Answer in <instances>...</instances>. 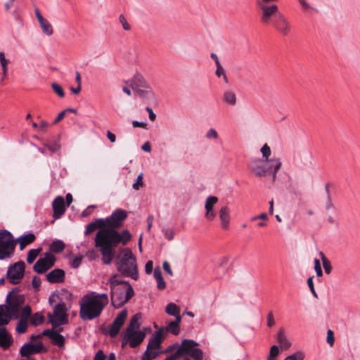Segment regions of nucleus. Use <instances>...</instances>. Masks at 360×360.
Listing matches in <instances>:
<instances>
[{
    "mask_svg": "<svg viewBox=\"0 0 360 360\" xmlns=\"http://www.w3.org/2000/svg\"><path fill=\"white\" fill-rule=\"evenodd\" d=\"M164 236L168 240H172L174 237V231L172 229L164 228L162 229Z\"/></svg>",
    "mask_w": 360,
    "mask_h": 360,
    "instance_id": "obj_50",
    "label": "nucleus"
},
{
    "mask_svg": "<svg viewBox=\"0 0 360 360\" xmlns=\"http://www.w3.org/2000/svg\"><path fill=\"white\" fill-rule=\"evenodd\" d=\"M276 340L282 349H288L291 347L292 344L288 340L283 329H280L278 330L276 335Z\"/></svg>",
    "mask_w": 360,
    "mask_h": 360,
    "instance_id": "obj_30",
    "label": "nucleus"
},
{
    "mask_svg": "<svg viewBox=\"0 0 360 360\" xmlns=\"http://www.w3.org/2000/svg\"><path fill=\"white\" fill-rule=\"evenodd\" d=\"M127 316V311L126 309L122 310L116 316L112 323L110 326L109 335L110 337H115L120 332V330L124 324Z\"/></svg>",
    "mask_w": 360,
    "mask_h": 360,
    "instance_id": "obj_15",
    "label": "nucleus"
},
{
    "mask_svg": "<svg viewBox=\"0 0 360 360\" xmlns=\"http://www.w3.org/2000/svg\"><path fill=\"white\" fill-rule=\"evenodd\" d=\"M197 346H198V343L195 341L186 339L178 346V349L176 352L179 356H189L193 359V360H202V351L199 348H196Z\"/></svg>",
    "mask_w": 360,
    "mask_h": 360,
    "instance_id": "obj_7",
    "label": "nucleus"
},
{
    "mask_svg": "<svg viewBox=\"0 0 360 360\" xmlns=\"http://www.w3.org/2000/svg\"><path fill=\"white\" fill-rule=\"evenodd\" d=\"M147 328H144L141 330H125L123 333V338L122 341V347H124L126 345H129L131 348H136L139 346L146 338V330Z\"/></svg>",
    "mask_w": 360,
    "mask_h": 360,
    "instance_id": "obj_9",
    "label": "nucleus"
},
{
    "mask_svg": "<svg viewBox=\"0 0 360 360\" xmlns=\"http://www.w3.org/2000/svg\"><path fill=\"white\" fill-rule=\"evenodd\" d=\"M136 95L141 98H148L150 95L153 94L151 87L150 89H141L139 88L133 89Z\"/></svg>",
    "mask_w": 360,
    "mask_h": 360,
    "instance_id": "obj_41",
    "label": "nucleus"
},
{
    "mask_svg": "<svg viewBox=\"0 0 360 360\" xmlns=\"http://www.w3.org/2000/svg\"><path fill=\"white\" fill-rule=\"evenodd\" d=\"M271 25L283 35H287L290 31L289 22L283 13L274 20Z\"/></svg>",
    "mask_w": 360,
    "mask_h": 360,
    "instance_id": "obj_16",
    "label": "nucleus"
},
{
    "mask_svg": "<svg viewBox=\"0 0 360 360\" xmlns=\"http://www.w3.org/2000/svg\"><path fill=\"white\" fill-rule=\"evenodd\" d=\"M52 206L53 210V217L55 219L60 218L65 211V205L63 198L62 196H58L53 200Z\"/></svg>",
    "mask_w": 360,
    "mask_h": 360,
    "instance_id": "obj_20",
    "label": "nucleus"
},
{
    "mask_svg": "<svg viewBox=\"0 0 360 360\" xmlns=\"http://www.w3.org/2000/svg\"><path fill=\"white\" fill-rule=\"evenodd\" d=\"M267 165L266 160H262L260 158L254 159L250 163V169L256 176L264 177L268 174Z\"/></svg>",
    "mask_w": 360,
    "mask_h": 360,
    "instance_id": "obj_14",
    "label": "nucleus"
},
{
    "mask_svg": "<svg viewBox=\"0 0 360 360\" xmlns=\"http://www.w3.org/2000/svg\"><path fill=\"white\" fill-rule=\"evenodd\" d=\"M119 22L122 25V28L124 30H126V31L130 30V29H131L130 25L128 23L125 17L122 14L120 15V16H119Z\"/></svg>",
    "mask_w": 360,
    "mask_h": 360,
    "instance_id": "obj_51",
    "label": "nucleus"
},
{
    "mask_svg": "<svg viewBox=\"0 0 360 360\" xmlns=\"http://www.w3.org/2000/svg\"><path fill=\"white\" fill-rule=\"evenodd\" d=\"M159 354V351L147 348L141 357V360H153L155 359Z\"/></svg>",
    "mask_w": 360,
    "mask_h": 360,
    "instance_id": "obj_36",
    "label": "nucleus"
},
{
    "mask_svg": "<svg viewBox=\"0 0 360 360\" xmlns=\"http://www.w3.org/2000/svg\"><path fill=\"white\" fill-rule=\"evenodd\" d=\"M51 87L53 90V91L60 98H63L65 96L64 91L60 85H59L57 83H52Z\"/></svg>",
    "mask_w": 360,
    "mask_h": 360,
    "instance_id": "obj_48",
    "label": "nucleus"
},
{
    "mask_svg": "<svg viewBox=\"0 0 360 360\" xmlns=\"http://www.w3.org/2000/svg\"><path fill=\"white\" fill-rule=\"evenodd\" d=\"M55 261V256L51 253L47 252L43 258H40L37 261L33 266L34 270L38 274H43L54 265Z\"/></svg>",
    "mask_w": 360,
    "mask_h": 360,
    "instance_id": "obj_12",
    "label": "nucleus"
},
{
    "mask_svg": "<svg viewBox=\"0 0 360 360\" xmlns=\"http://www.w3.org/2000/svg\"><path fill=\"white\" fill-rule=\"evenodd\" d=\"M314 270L316 271V276L321 277L323 276V271L321 269V264L319 259H314Z\"/></svg>",
    "mask_w": 360,
    "mask_h": 360,
    "instance_id": "obj_53",
    "label": "nucleus"
},
{
    "mask_svg": "<svg viewBox=\"0 0 360 360\" xmlns=\"http://www.w3.org/2000/svg\"><path fill=\"white\" fill-rule=\"evenodd\" d=\"M108 302V296L105 293L91 292L86 294L79 302L80 318L84 321H89L98 317Z\"/></svg>",
    "mask_w": 360,
    "mask_h": 360,
    "instance_id": "obj_2",
    "label": "nucleus"
},
{
    "mask_svg": "<svg viewBox=\"0 0 360 360\" xmlns=\"http://www.w3.org/2000/svg\"><path fill=\"white\" fill-rule=\"evenodd\" d=\"M11 319L10 311L4 305H0V326L6 325Z\"/></svg>",
    "mask_w": 360,
    "mask_h": 360,
    "instance_id": "obj_31",
    "label": "nucleus"
},
{
    "mask_svg": "<svg viewBox=\"0 0 360 360\" xmlns=\"http://www.w3.org/2000/svg\"><path fill=\"white\" fill-rule=\"evenodd\" d=\"M298 1L304 11L308 12L314 11L313 7L311 6L310 4L306 1V0H298Z\"/></svg>",
    "mask_w": 360,
    "mask_h": 360,
    "instance_id": "obj_55",
    "label": "nucleus"
},
{
    "mask_svg": "<svg viewBox=\"0 0 360 360\" xmlns=\"http://www.w3.org/2000/svg\"><path fill=\"white\" fill-rule=\"evenodd\" d=\"M260 152L262 153V158L261 160H266V162H268L269 160L270 159L269 157L271 154V150L270 147L266 143H265L261 148Z\"/></svg>",
    "mask_w": 360,
    "mask_h": 360,
    "instance_id": "obj_40",
    "label": "nucleus"
},
{
    "mask_svg": "<svg viewBox=\"0 0 360 360\" xmlns=\"http://www.w3.org/2000/svg\"><path fill=\"white\" fill-rule=\"evenodd\" d=\"M105 355L103 352L102 350H99L97 352V353L96 354L94 358V360H105Z\"/></svg>",
    "mask_w": 360,
    "mask_h": 360,
    "instance_id": "obj_64",
    "label": "nucleus"
},
{
    "mask_svg": "<svg viewBox=\"0 0 360 360\" xmlns=\"http://www.w3.org/2000/svg\"><path fill=\"white\" fill-rule=\"evenodd\" d=\"M222 101L231 107H234L237 104V96L233 90H226L223 93Z\"/></svg>",
    "mask_w": 360,
    "mask_h": 360,
    "instance_id": "obj_29",
    "label": "nucleus"
},
{
    "mask_svg": "<svg viewBox=\"0 0 360 360\" xmlns=\"http://www.w3.org/2000/svg\"><path fill=\"white\" fill-rule=\"evenodd\" d=\"M165 312L169 315L175 316L176 318L178 316H180V309L174 303L168 304L165 308Z\"/></svg>",
    "mask_w": 360,
    "mask_h": 360,
    "instance_id": "obj_34",
    "label": "nucleus"
},
{
    "mask_svg": "<svg viewBox=\"0 0 360 360\" xmlns=\"http://www.w3.org/2000/svg\"><path fill=\"white\" fill-rule=\"evenodd\" d=\"M307 285L311 292V293L313 294V295L315 297H317V294L315 291V289H314V283H313V278L312 277H309L307 281Z\"/></svg>",
    "mask_w": 360,
    "mask_h": 360,
    "instance_id": "obj_57",
    "label": "nucleus"
},
{
    "mask_svg": "<svg viewBox=\"0 0 360 360\" xmlns=\"http://www.w3.org/2000/svg\"><path fill=\"white\" fill-rule=\"evenodd\" d=\"M282 162L279 158H271L268 161L267 173L272 175V179L274 181L276 178V174L281 167Z\"/></svg>",
    "mask_w": 360,
    "mask_h": 360,
    "instance_id": "obj_25",
    "label": "nucleus"
},
{
    "mask_svg": "<svg viewBox=\"0 0 360 360\" xmlns=\"http://www.w3.org/2000/svg\"><path fill=\"white\" fill-rule=\"evenodd\" d=\"M131 238V235L127 230L119 233L114 229H101L95 237V247L98 248L105 264H110L115 256L114 248L120 243L125 245Z\"/></svg>",
    "mask_w": 360,
    "mask_h": 360,
    "instance_id": "obj_1",
    "label": "nucleus"
},
{
    "mask_svg": "<svg viewBox=\"0 0 360 360\" xmlns=\"http://www.w3.org/2000/svg\"><path fill=\"white\" fill-rule=\"evenodd\" d=\"M327 342L330 345V346H333L334 345L335 338L334 334L332 330H328L327 331Z\"/></svg>",
    "mask_w": 360,
    "mask_h": 360,
    "instance_id": "obj_56",
    "label": "nucleus"
},
{
    "mask_svg": "<svg viewBox=\"0 0 360 360\" xmlns=\"http://www.w3.org/2000/svg\"><path fill=\"white\" fill-rule=\"evenodd\" d=\"M218 202V198L213 195L208 196L205 200V218L209 221H212L216 217V212L214 210V205Z\"/></svg>",
    "mask_w": 360,
    "mask_h": 360,
    "instance_id": "obj_17",
    "label": "nucleus"
},
{
    "mask_svg": "<svg viewBox=\"0 0 360 360\" xmlns=\"http://www.w3.org/2000/svg\"><path fill=\"white\" fill-rule=\"evenodd\" d=\"M110 287L111 303L118 308L125 304L134 295V290L128 281L118 280L117 275L108 281Z\"/></svg>",
    "mask_w": 360,
    "mask_h": 360,
    "instance_id": "obj_3",
    "label": "nucleus"
},
{
    "mask_svg": "<svg viewBox=\"0 0 360 360\" xmlns=\"http://www.w3.org/2000/svg\"><path fill=\"white\" fill-rule=\"evenodd\" d=\"M153 265V262L150 260L146 262L145 265V271L146 274H150L152 272Z\"/></svg>",
    "mask_w": 360,
    "mask_h": 360,
    "instance_id": "obj_62",
    "label": "nucleus"
},
{
    "mask_svg": "<svg viewBox=\"0 0 360 360\" xmlns=\"http://www.w3.org/2000/svg\"><path fill=\"white\" fill-rule=\"evenodd\" d=\"M219 217L221 226L223 229H227L230 222V210L227 206H223L219 211Z\"/></svg>",
    "mask_w": 360,
    "mask_h": 360,
    "instance_id": "obj_28",
    "label": "nucleus"
},
{
    "mask_svg": "<svg viewBox=\"0 0 360 360\" xmlns=\"http://www.w3.org/2000/svg\"><path fill=\"white\" fill-rule=\"evenodd\" d=\"M141 316L140 314H136L132 316L130 320L129 324L127 327L126 330H140L141 323L139 322Z\"/></svg>",
    "mask_w": 360,
    "mask_h": 360,
    "instance_id": "obj_32",
    "label": "nucleus"
},
{
    "mask_svg": "<svg viewBox=\"0 0 360 360\" xmlns=\"http://www.w3.org/2000/svg\"><path fill=\"white\" fill-rule=\"evenodd\" d=\"M205 138L208 140H217L219 138V134L216 129L211 128L206 132Z\"/></svg>",
    "mask_w": 360,
    "mask_h": 360,
    "instance_id": "obj_45",
    "label": "nucleus"
},
{
    "mask_svg": "<svg viewBox=\"0 0 360 360\" xmlns=\"http://www.w3.org/2000/svg\"><path fill=\"white\" fill-rule=\"evenodd\" d=\"M162 267L164 269V270L167 273L169 274L170 276H172L173 274V272H172V270L170 267V265L169 264V262H164L163 264H162Z\"/></svg>",
    "mask_w": 360,
    "mask_h": 360,
    "instance_id": "obj_61",
    "label": "nucleus"
},
{
    "mask_svg": "<svg viewBox=\"0 0 360 360\" xmlns=\"http://www.w3.org/2000/svg\"><path fill=\"white\" fill-rule=\"evenodd\" d=\"M275 324V321L274 319L273 314L271 312H269L267 314V326L269 327H272Z\"/></svg>",
    "mask_w": 360,
    "mask_h": 360,
    "instance_id": "obj_59",
    "label": "nucleus"
},
{
    "mask_svg": "<svg viewBox=\"0 0 360 360\" xmlns=\"http://www.w3.org/2000/svg\"><path fill=\"white\" fill-rule=\"evenodd\" d=\"M127 217V212L122 209H117L111 215L107 217L108 229H115L120 228L123 221Z\"/></svg>",
    "mask_w": 360,
    "mask_h": 360,
    "instance_id": "obj_13",
    "label": "nucleus"
},
{
    "mask_svg": "<svg viewBox=\"0 0 360 360\" xmlns=\"http://www.w3.org/2000/svg\"><path fill=\"white\" fill-rule=\"evenodd\" d=\"M24 302V296L18 294V291L13 290L6 297V305H4L10 311V315L13 319L18 318L20 307Z\"/></svg>",
    "mask_w": 360,
    "mask_h": 360,
    "instance_id": "obj_10",
    "label": "nucleus"
},
{
    "mask_svg": "<svg viewBox=\"0 0 360 360\" xmlns=\"http://www.w3.org/2000/svg\"><path fill=\"white\" fill-rule=\"evenodd\" d=\"M83 258V255L73 257L70 262L71 266L75 269L78 268L80 266Z\"/></svg>",
    "mask_w": 360,
    "mask_h": 360,
    "instance_id": "obj_49",
    "label": "nucleus"
},
{
    "mask_svg": "<svg viewBox=\"0 0 360 360\" xmlns=\"http://www.w3.org/2000/svg\"><path fill=\"white\" fill-rule=\"evenodd\" d=\"M31 312L32 311L29 306L24 307L21 311L20 319H24L25 320L27 321V319L30 317Z\"/></svg>",
    "mask_w": 360,
    "mask_h": 360,
    "instance_id": "obj_52",
    "label": "nucleus"
},
{
    "mask_svg": "<svg viewBox=\"0 0 360 360\" xmlns=\"http://www.w3.org/2000/svg\"><path fill=\"white\" fill-rule=\"evenodd\" d=\"M13 338L4 327L0 328V347L8 348L13 343Z\"/></svg>",
    "mask_w": 360,
    "mask_h": 360,
    "instance_id": "obj_27",
    "label": "nucleus"
},
{
    "mask_svg": "<svg viewBox=\"0 0 360 360\" xmlns=\"http://www.w3.org/2000/svg\"><path fill=\"white\" fill-rule=\"evenodd\" d=\"M24 271L25 263L23 262H18L8 268L7 278L11 283L18 284L24 276Z\"/></svg>",
    "mask_w": 360,
    "mask_h": 360,
    "instance_id": "obj_11",
    "label": "nucleus"
},
{
    "mask_svg": "<svg viewBox=\"0 0 360 360\" xmlns=\"http://www.w3.org/2000/svg\"><path fill=\"white\" fill-rule=\"evenodd\" d=\"M217 67V70H216V75L218 77H220L221 76H224V75H225V71H224V69L223 68L222 65H216Z\"/></svg>",
    "mask_w": 360,
    "mask_h": 360,
    "instance_id": "obj_60",
    "label": "nucleus"
},
{
    "mask_svg": "<svg viewBox=\"0 0 360 360\" xmlns=\"http://www.w3.org/2000/svg\"><path fill=\"white\" fill-rule=\"evenodd\" d=\"M15 247V243L12 234L6 230H0V259L11 257Z\"/></svg>",
    "mask_w": 360,
    "mask_h": 360,
    "instance_id": "obj_8",
    "label": "nucleus"
},
{
    "mask_svg": "<svg viewBox=\"0 0 360 360\" xmlns=\"http://www.w3.org/2000/svg\"><path fill=\"white\" fill-rule=\"evenodd\" d=\"M35 239V236L33 233H29L25 236H21L18 238V242L20 244V249L22 250L24 248L32 243Z\"/></svg>",
    "mask_w": 360,
    "mask_h": 360,
    "instance_id": "obj_33",
    "label": "nucleus"
},
{
    "mask_svg": "<svg viewBox=\"0 0 360 360\" xmlns=\"http://www.w3.org/2000/svg\"><path fill=\"white\" fill-rule=\"evenodd\" d=\"M94 223L96 224L97 228H101L102 229H103V228L106 227V229H108L107 218L98 219L96 220Z\"/></svg>",
    "mask_w": 360,
    "mask_h": 360,
    "instance_id": "obj_54",
    "label": "nucleus"
},
{
    "mask_svg": "<svg viewBox=\"0 0 360 360\" xmlns=\"http://www.w3.org/2000/svg\"><path fill=\"white\" fill-rule=\"evenodd\" d=\"M157 287L159 290H163L166 287V283L164 281L163 278L156 280Z\"/></svg>",
    "mask_w": 360,
    "mask_h": 360,
    "instance_id": "obj_63",
    "label": "nucleus"
},
{
    "mask_svg": "<svg viewBox=\"0 0 360 360\" xmlns=\"http://www.w3.org/2000/svg\"><path fill=\"white\" fill-rule=\"evenodd\" d=\"M304 354L302 352H297L291 355L288 356L284 360H304Z\"/></svg>",
    "mask_w": 360,
    "mask_h": 360,
    "instance_id": "obj_47",
    "label": "nucleus"
},
{
    "mask_svg": "<svg viewBox=\"0 0 360 360\" xmlns=\"http://www.w3.org/2000/svg\"><path fill=\"white\" fill-rule=\"evenodd\" d=\"M34 13L42 32L46 36H51L53 34V29L51 24L47 19L41 15L38 8H35Z\"/></svg>",
    "mask_w": 360,
    "mask_h": 360,
    "instance_id": "obj_18",
    "label": "nucleus"
},
{
    "mask_svg": "<svg viewBox=\"0 0 360 360\" xmlns=\"http://www.w3.org/2000/svg\"><path fill=\"white\" fill-rule=\"evenodd\" d=\"M131 86L132 89L137 88L150 89V84L145 77L140 73H136L131 80Z\"/></svg>",
    "mask_w": 360,
    "mask_h": 360,
    "instance_id": "obj_23",
    "label": "nucleus"
},
{
    "mask_svg": "<svg viewBox=\"0 0 360 360\" xmlns=\"http://www.w3.org/2000/svg\"><path fill=\"white\" fill-rule=\"evenodd\" d=\"M57 296L52 295L49 297V304L53 307V314H49L51 323L54 327L63 325L67 322L66 308L64 303L56 304Z\"/></svg>",
    "mask_w": 360,
    "mask_h": 360,
    "instance_id": "obj_6",
    "label": "nucleus"
},
{
    "mask_svg": "<svg viewBox=\"0 0 360 360\" xmlns=\"http://www.w3.org/2000/svg\"><path fill=\"white\" fill-rule=\"evenodd\" d=\"M279 354V347L277 345H273L269 352V355L267 360H276L277 356Z\"/></svg>",
    "mask_w": 360,
    "mask_h": 360,
    "instance_id": "obj_43",
    "label": "nucleus"
},
{
    "mask_svg": "<svg viewBox=\"0 0 360 360\" xmlns=\"http://www.w3.org/2000/svg\"><path fill=\"white\" fill-rule=\"evenodd\" d=\"M277 0H256V4L260 11V20L264 25H271L281 13L274 2Z\"/></svg>",
    "mask_w": 360,
    "mask_h": 360,
    "instance_id": "obj_5",
    "label": "nucleus"
},
{
    "mask_svg": "<svg viewBox=\"0 0 360 360\" xmlns=\"http://www.w3.org/2000/svg\"><path fill=\"white\" fill-rule=\"evenodd\" d=\"M122 253V256L116 262L117 271L122 276L137 281L139 271L136 257L129 248L124 249Z\"/></svg>",
    "mask_w": 360,
    "mask_h": 360,
    "instance_id": "obj_4",
    "label": "nucleus"
},
{
    "mask_svg": "<svg viewBox=\"0 0 360 360\" xmlns=\"http://www.w3.org/2000/svg\"><path fill=\"white\" fill-rule=\"evenodd\" d=\"M10 61L8 59L6 58L5 53L2 51L0 52V65L2 70H4V73L6 70H8V64Z\"/></svg>",
    "mask_w": 360,
    "mask_h": 360,
    "instance_id": "obj_42",
    "label": "nucleus"
},
{
    "mask_svg": "<svg viewBox=\"0 0 360 360\" xmlns=\"http://www.w3.org/2000/svg\"><path fill=\"white\" fill-rule=\"evenodd\" d=\"M42 335L48 336L52 342L59 347H63L64 346L65 338L59 333L53 331V330L46 329L42 332Z\"/></svg>",
    "mask_w": 360,
    "mask_h": 360,
    "instance_id": "obj_22",
    "label": "nucleus"
},
{
    "mask_svg": "<svg viewBox=\"0 0 360 360\" xmlns=\"http://www.w3.org/2000/svg\"><path fill=\"white\" fill-rule=\"evenodd\" d=\"M27 329V321L24 319H20L18 321L15 330L18 333H25Z\"/></svg>",
    "mask_w": 360,
    "mask_h": 360,
    "instance_id": "obj_39",
    "label": "nucleus"
},
{
    "mask_svg": "<svg viewBox=\"0 0 360 360\" xmlns=\"http://www.w3.org/2000/svg\"><path fill=\"white\" fill-rule=\"evenodd\" d=\"M164 338V330L159 329L150 338L147 348L158 351L162 340Z\"/></svg>",
    "mask_w": 360,
    "mask_h": 360,
    "instance_id": "obj_19",
    "label": "nucleus"
},
{
    "mask_svg": "<svg viewBox=\"0 0 360 360\" xmlns=\"http://www.w3.org/2000/svg\"><path fill=\"white\" fill-rule=\"evenodd\" d=\"M96 224L93 222V223H90L86 227V230H85V235H88L91 233H92L93 231H94L96 229Z\"/></svg>",
    "mask_w": 360,
    "mask_h": 360,
    "instance_id": "obj_58",
    "label": "nucleus"
},
{
    "mask_svg": "<svg viewBox=\"0 0 360 360\" xmlns=\"http://www.w3.org/2000/svg\"><path fill=\"white\" fill-rule=\"evenodd\" d=\"M43 349L41 344L38 343L32 345L30 343L25 344L21 348L20 353L22 356H28L30 354L39 353Z\"/></svg>",
    "mask_w": 360,
    "mask_h": 360,
    "instance_id": "obj_21",
    "label": "nucleus"
},
{
    "mask_svg": "<svg viewBox=\"0 0 360 360\" xmlns=\"http://www.w3.org/2000/svg\"><path fill=\"white\" fill-rule=\"evenodd\" d=\"M65 248V243L60 240H54L50 245V250L53 252H62Z\"/></svg>",
    "mask_w": 360,
    "mask_h": 360,
    "instance_id": "obj_35",
    "label": "nucleus"
},
{
    "mask_svg": "<svg viewBox=\"0 0 360 360\" xmlns=\"http://www.w3.org/2000/svg\"><path fill=\"white\" fill-rule=\"evenodd\" d=\"M44 321V316L39 313H35L30 319L31 323L36 326Z\"/></svg>",
    "mask_w": 360,
    "mask_h": 360,
    "instance_id": "obj_44",
    "label": "nucleus"
},
{
    "mask_svg": "<svg viewBox=\"0 0 360 360\" xmlns=\"http://www.w3.org/2000/svg\"><path fill=\"white\" fill-rule=\"evenodd\" d=\"M46 279L51 283H62L65 279V271L60 269H55L46 274Z\"/></svg>",
    "mask_w": 360,
    "mask_h": 360,
    "instance_id": "obj_24",
    "label": "nucleus"
},
{
    "mask_svg": "<svg viewBox=\"0 0 360 360\" xmlns=\"http://www.w3.org/2000/svg\"><path fill=\"white\" fill-rule=\"evenodd\" d=\"M143 173H141L138 176L135 182L132 184V188L134 190L139 191L141 188H142L143 186Z\"/></svg>",
    "mask_w": 360,
    "mask_h": 360,
    "instance_id": "obj_46",
    "label": "nucleus"
},
{
    "mask_svg": "<svg viewBox=\"0 0 360 360\" xmlns=\"http://www.w3.org/2000/svg\"><path fill=\"white\" fill-rule=\"evenodd\" d=\"M181 321V316H178L174 321H172L169 323V324L165 328H161L160 329L164 330V336L167 334V333L169 332L173 335H178L180 331V323Z\"/></svg>",
    "mask_w": 360,
    "mask_h": 360,
    "instance_id": "obj_26",
    "label": "nucleus"
},
{
    "mask_svg": "<svg viewBox=\"0 0 360 360\" xmlns=\"http://www.w3.org/2000/svg\"><path fill=\"white\" fill-rule=\"evenodd\" d=\"M319 254V256H320V257L321 259V261H322V263H323V266L325 272L327 274H329L330 273V271H331V269H332V266L330 265V262L325 257L324 254L322 252H320Z\"/></svg>",
    "mask_w": 360,
    "mask_h": 360,
    "instance_id": "obj_37",
    "label": "nucleus"
},
{
    "mask_svg": "<svg viewBox=\"0 0 360 360\" xmlns=\"http://www.w3.org/2000/svg\"><path fill=\"white\" fill-rule=\"evenodd\" d=\"M41 250V248L32 249L28 252L27 257V262L29 264L32 263L37 257L39 255Z\"/></svg>",
    "mask_w": 360,
    "mask_h": 360,
    "instance_id": "obj_38",
    "label": "nucleus"
}]
</instances>
